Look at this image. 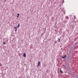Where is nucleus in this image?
Masks as SVG:
<instances>
[{
    "instance_id": "f257e3e1",
    "label": "nucleus",
    "mask_w": 78,
    "mask_h": 78,
    "mask_svg": "<svg viewBox=\"0 0 78 78\" xmlns=\"http://www.w3.org/2000/svg\"><path fill=\"white\" fill-rule=\"evenodd\" d=\"M23 56L24 58H25V57H26V53H23Z\"/></svg>"
},
{
    "instance_id": "f03ea898",
    "label": "nucleus",
    "mask_w": 78,
    "mask_h": 78,
    "mask_svg": "<svg viewBox=\"0 0 78 78\" xmlns=\"http://www.w3.org/2000/svg\"><path fill=\"white\" fill-rule=\"evenodd\" d=\"M61 58H63V59H64V58H66V55H65L64 56H62Z\"/></svg>"
},
{
    "instance_id": "7ed1b4c3",
    "label": "nucleus",
    "mask_w": 78,
    "mask_h": 78,
    "mask_svg": "<svg viewBox=\"0 0 78 78\" xmlns=\"http://www.w3.org/2000/svg\"><path fill=\"white\" fill-rule=\"evenodd\" d=\"M38 66H40L41 65V62L39 61L38 62Z\"/></svg>"
},
{
    "instance_id": "20e7f679",
    "label": "nucleus",
    "mask_w": 78,
    "mask_h": 78,
    "mask_svg": "<svg viewBox=\"0 0 78 78\" xmlns=\"http://www.w3.org/2000/svg\"><path fill=\"white\" fill-rule=\"evenodd\" d=\"M66 19L67 20H69V17L67 16H66Z\"/></svg>"
},
{
    "instance_id": "39448f33",
    "label": "nucleus",
    "mask_w": 78,
    "mask_h": 78,
    "mask_svg": "<svg viewBox=\"0 0 78 78\" xmlns=\"http://www.w3.org/2000/svg\"><path fill=\"white\" fill-rule=\"evenodd\" d=\"M66 69H69V65H68L67 66V67H66Z\"/></svg>"
},
{
    "instance_id": "423d86ee",
    "label": "nucleus",
    "mask_w": 78,
    "mask_h": 78,
    "mask_svg": "<svg viewBox=\"0 0 78 78\" xmlns=\"http://www.w3.org/2000/svg\"><path fill=\"white\" fill-rule=\"evenodd\" d=\"M19 27H20V24H18V26L17 27V28H19Z\"/></svg>"
},
{
    "instance_id": "0eeeda50",
    "label": "nucleus",
    "mask_w": 78,
    "mask_h": 78,
    "mask_svg": "<svg viewBox=\"0 0 78 78\" xmlns=\"http://www.w3.org/2000/svg\"><path fill=\"white\" fill-rule=\"evenodd\" d=\"M60 73H63V72H62V70L60 69Z\"/></svg>"
},
{
    "instance_id": "6e6552de",
    "label": "nucleus",
    "mask_w": 78,
    "mask_h": 78,
    "mask_svg": "<svg viewBox=\"0 0 78 78\" xmlns=\"http://www.w3.org/2000/svg\"><path fill=\"white\" fill-rule=\"evenodd\" d=\"M60 39H59V38H58V42H60Z\"/></svg>"
},
{
    "instance_id": "1a4fd4ad",
    "label": "nucleus",
    "mask_w": 78,
    "mask_h": 78,
    "mask_svg": "<svg viewBox=\"0 0 78 78\" xmlns=\"http://www.w3.org/2000/svg\"><path fill=\"white\" fill-rule=\"evenodd\" d=\"M17 28H18V27H14V28H15V29H16V30H17Z\"/></svg>"
},
{
    "instance_id": "9d476101",
    "label": "nucleus",
    "mask_w": 78,
    "mask_h": 78,
    "mask_svg": "<svg viewBox=\"0 0 78 78\" xmlns=\"http://www.w3.org/2000/svg\"><path fill=\"white\" fill-rule=\"evenodd\" d=\"M75 78H78V76H75Z\"/></svg>"
},
{
    "instance_id": "9b49d317",
    "label": "nucleus",
    "mask_w": 78,
    "mask_h": 78,
    "mask_svg": "<svg viewBox=\"0 0 78 78\" xmlns=\"http://www.w3.org/2000/svg\"><path fill=\"white\" fill-rule=\"evenodd\" d=\"M78 44V42H76L75 43V45H76L77 44Z\"/></svg>"
},
{
    "instance_id": "f8f14e48",
    "label": "nucleus",
    "mask_w": 78,
    "mask_h": 78,
    "mask_svg": "<svg viewBox=\"0 0 78 78\" xmlns=\"http://www.w3.org/2000/svg\"><path fill=\"white\" fill-rule=\"evenodd\" d=\"M3 44L4 45H5V42H3Z\"/></svg>"
},
{
    "instance_id": "ddd939ff",
    "label": "nucleus",
    "mask_w": 78,
    "mask_h": 78,
    "mask_svg": "<svg viewBox=\"0 0 78 78\" xmlns=\"http://www.w3.org/2000/svg\"><path fill=\"white\" fill-rule=\"evenodd\" d=\"M20 15V14H17V16H19Z\"/></svg>"
},
{
    "instance_id": "4468645a",
    "label": "nucleus",
    "mask_w": 78,
    "mask_h": 78,
    "mask_svg": "<svg viewBox=\"0 0 78 78\" xmlns=\"http://www.w3.org/2000/svg\"><path fill=\"white\" fill-rule=\"evenodd\" d=\"M46 31V29H45V30L44 31V33H45V31Z\"/></svg>"
},
{
    "instance_id": "2eb2a0df",
    "label": "nucleus",
    "mask_w": 78,
    "mask_h": 78,
    "mask_svg": "<svg viewBox=\"0 0 78 78\" xmlns=\"http://www.w3.org/2000/svg\"><path fill=\"white\" fill-rule=\"evenodd\" d=\"M74 19H76V17L75 16H74Z\"/></svg>"
},
{
    "instance_id": "dca6fc26",
    "label": "nucleus",
    "mask_w": 78,
    "mask_h": 78,
    "mask_svg": "<svg viewBox=\"0 0 78 78\" xmlns=\"http://www.w3.org/2000/svg\"><path fill=\"white\" fill-rule=\"evenodd\" d=\"M39 66H38V65L37 66V67H38Z\"/></svg>"
},
{
    "instance_id": "f3484780",
    "label": "nucleus",
    "mask_w": 78,
    "mask_h": 78,
    "mask_svg": "<svg viewBox=\"0 0 78 78\" xmlns=\"http://www.w3.org/2000/svg\"><path fill=\"white\" fill-rule=\"evenodd\" d=\"M17 29H16V30H15V31L16 32V31H17Z\"/></svg>"
},
{
    "instance_id": "a211bd4d",
    "label": "nucleus",
    "mask_w": 78,
    "mask_h": 78,
    "mask_svg": "<svg viewBox=\"0 0 78 78\" xmlns=\"http://www.w3.org/2000/svg\"><path fill=\"white\" fill-rule=\"evenodd\" d=\"M2 66V64H1V63H0V66Z\"/></svg>"
},
{
    "instance_id": "6ab92c4d",
    "label": "nucleus",
    "mask_w": 78,
    "mask_h": 78,
    "mask_svg": "<svg viewBox=\"0 0 78 78\" xmlns=\"http://www.w3.org/2000/svg\"><path fill=\"white\" fill-rule=\"evenodd\" d=\"M19 17V16H17V18H18Z\"/></svg>"
},
{
    "instance_id": "aec40b11",
    "label": "nucleus",
    "mask_w": 78,
    "mask_h": 78,
    "mask_svg": "<svg viewBox=\"0 0 78 78\" xmlns=\"http://www.w3.org/2000/svg\"><path fill=\"white\" fill-rule=\"evenodd\" d=\"M64 2V0H63V3Z\"/></svg>"
},
{
    "instance_id": "412c9836",
    "label": "nucleus",
    "mask_w": 78,
    "mask_h": 78,
    "mask_svg": "<svg viewBox=\"0 0 78 78\" xmlns=\"http://www.w3.org/2000/svg\"><path fill=\"white\" fill-rule=\"evenodd\" d=\"M66 14V12H65L64 14Z\"/></svg>"
},
{
    "instance_id": "4be33fe9",
    "label": "nucleus",
    "mask_w": 78,
    "mask_h": 78,
    "mask_svg": "<svg viewBox=\"0 0 78 78\" xmlns=\"http://www.w3.org/2000/svg\"><path fill=\"white\" fill-rule=\"evenodd\" d=\"M65 22H67V21H65Z\"/></svg>"
},
{
    "instance_id": "5701e85b",
    "label": "nucleus",
    "mask_w": 78,
    "mask_h": 78,
    "mask_svg": "<svg viewBox=\"0 0 78 78\" xmlns=\"http://www.w3.org/2000/svg\"><path fill=\"white\" fill-rule=\"evenodd\" d=\"M77 22H78V20L77 21Z\"/></svg>"
},
{
    "instance_id": "b1692460",
    "label": "nucleus",
    "mask_w": 78,
    "mask_h": 78,
    "mask_svg": "<svg viewBox=\"0 0 78 78\" xmlns=\"http://www.w3.org/2000/svg\"><path fill=\"white\" fill-rule=\"evenodd\" d=\"M56 31V30H55V31Z\"/></svg>"
},
{
    "instance_id": "393cba45",
    "label": "nucleus",
    "mask_w": 78,
    "mask_h": 78,
    "mask_svg": "<svg viewBox=\"0 0 78 78\" xmlns=\"http://www.w3.org/2000/svg\"><path fill=\"white\" fill-rule=\"evenodd\" d=\"M42 34H43V33H42Z\"/></svg>"
},
{
    "instance_id": "a878e982",
    "label": "nucleus",
    "mask_w": 78,
    "mask_h": 78,
    "mask_svg": "<svg viewBox=\"0 0 78 78\" xmlns=\"http://www.w3.org/2000/svg\"><path fill=\"white\" fill-rule=\"evenodd\" d=\"M7 68H8V67H7Z\"/></svg>"
}]
</instances>
